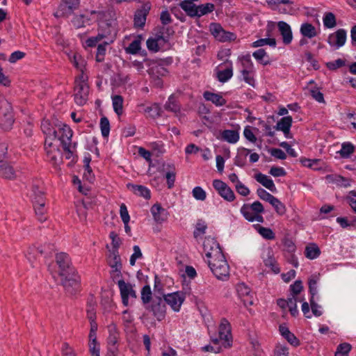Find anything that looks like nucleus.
I'll list each match as a JSON object with an SVG mask.
<instances>
[{"instance_id": "obj_1", "label": "nucleus", "mask_w": 356, "mask_h": 356, "mask_svg": "<svg viewBox=\"0 0 356 356\" xmlns=\"http://www.w3.org/2000/svg\"><path fill=\"white\" fill-rule=\"evenodd\" d=\"M204 250L210 270L219 280H227L229 277V266L219 243L213 238H207L203 243Z\"/></svg>"}, {"instance_id": "obj_2", "label": "nucleus", "mask_w": 356, "mask_h": 356, "mask_svg": "<svg viewBox=\"0 0 356 356\" xmlns=\"http://www.w3.org/2000/svg\"><path fill=\"white\" fill-rule=\"evenodd\" d=\"M54 250V246L53 244L44 243L40 245H32L27 248L25 252V257L32 267H35V263L38 261L40 257H51Z\"/></svg>"}, {"instance_id": "obj_3", "label": "nucleus", "mask_w": 356, "mask_h": 356, "mask_svg": "<svg viewBox=\"0 0 356 356\" xmlns=\"http://www.w3.org/2000/svg\"><path fill=\"white\" fill-rule=\"evenodd\" d=\"M13 108L10 103L0 97V127L4 131L11 129L14 123Z\"/></svg>"}, {"instance_id": "obj_4", "label": "nucleus", "mask_w": 356, "mask_h": 356, "mask_svg": "<svg viewBox=\"0 0 356 356\" xmlns=\"http://www.w3.org/2000/svg\"><path fill=\"white\" fill-rule=\"evenodd\" d=\"M74 83V102L79 106H83L88 100L89 86L83 74L75 79Z\"/></svg>"}, {"instance_id": "obj_5", "label": "nucleus", "mask_w": 356, "mask_h": 356, "mask_svg": "<svg viewBox=\"0 0 356 356\" xmlns=\"http://www.w3.org/2000/svg\"><path fill=\"white\" fill-rule=\"evenodd\" d=\"M60 277H61V284L66 293L74 295L80 290L81 277L76 270H74L72 274L67 273V275H60Z\"/></svg>"}, {"instance_id": "obj_6", "label": "nucleus", "mask_w": 356, "mask_h": 356, "mask_svg": "<svg viewBox=\"0 0 356 356\" xmlns=\"http://www.w3.org/2000/svg\"><path fill=\"white\" fill-rule=\"evenodd\" d=\"M145 308L152 312L158 321H161L165 318L166 307L161 296L154 295L151 304Z\"/></svg>"}, {"instance_id": "obj_7", "label": "nucleus", "mask_w": 356, "mask_h": 356, "mask_svg": "<svg viewBox=\"0 0 356 356\" xmlns=\"http://www.w3.org/2000/svg\"><path fill=\"white\" fill-rule=\"evenodd\" d=\"M209 29L214 38L221 42H231L236 39L235 33L225 31L218 23H211Z\"/></svg>"}, {"instance_id": "obj_8", "label": "nucleus", "mask_w": 356, "mask_h": 356, "mask_svg": "<svg viewBox=\"0 0 356 356\" xmlns=\"http://www.w3.org/2000/svg\"><path fill=\"white\" fill-rule=\"evenodd\" d=\"M159 293L163 298V300L165 304L169 305L175 312L179 311L181 305L186 298V294L182 291H177L165 295L163 293H160L159 290Z\"/></svg>"}, {"instance_id": "obj_9", "label": "nucleus", "mask_w": 356, "mask_h": 356, "mask_svg": "<svg viewBox=\"0 0 356 356\" xmlns=\"http://www.w3.org/2000/svg\"><path fill=\"white\" fill-rule=\"evenodd\" d=\"M152 4L149 1L144 3L140 8H138L134 15V26L136 29H143L145 25L147 17L149 13Z\"/></svg>"}, {"instance_id": "obj_10", "label": "nucleus", "mask_w": 356, "mask_h": 356, "mask_svg": "<svg viewBox=\"0 0 356 356\" xmlns=\"http://www.w3.org/2000/svg\"><path fill=\"white\" fill-rule=\"evenodd\" d=\"M56 264L58 266V275H65L72 274L76 269L72 266L69 255L65 252H60L56 256Z\"/></svg>"}, {"instance_id": "obj_11", "label": "nucleus", "mask_w": 356, "mask_h": 356, "mask_svg": "<svg viewBox=\"0 0 356 356\" xmlns=\"http://www.w3.org/2000/svg\"><path fill=\"white\" fill-rule=\"evenodd\" d=\"M111 26L106 22H102L99 25L98 34L95 37H91L86 40L88 47H95L97 43L102 39L107 38L112 33Z\"/></svg>"}, {"instance_id": "obj_12", "label": "nucleus", "mask_w": 356, "mask_h": 356, "mask_svg": "<svg viewBox=\"0 0 356 356\" xmlns=\"http://www.w3.org/2000/svg\"><path fill=\"white\" fill-rule=\"evenodd\" d=\"M120 293L122 298V302L124 306L129 305V298L136 299L137 298L136 292L133 289L130 283H127L124 280H120L118 282Z\"/></svg>"}, {"instance_id": "obj_13", "label": "nucleus", "mask_w": 356, "mask_h": 356, "mask_svg": "<svg viewBox=\"0 0 356 356\" xmlns=\"http://www.w3.org/2000/svg\"><path fill=\"white\" fill-rule=\"evenodd\" d=\"M72 135L73 132L67 125L64 124L62 127L58 129V135L57 134V138L60 141L63 150L69 154H71L70 145Z\"/></svg>"}, {"instance_id": "obj_14", "label": "nucleus", "mask_w": 356, "mask_h": 356, "mask_svg": "<svg viewBox=\"0 0 356 356\" xmlns=\"http://www.w3.org/2000/svg\"><path fill=\"white\" fill-rule=\"evenodd\" d=\"M213 186L225 200L228 202L234 200V193L226 183L220 179H215L213 181Z\"/></svg>"}, {"instance_id": "obj_15", "label": "nucleus", "mask_w": 356, "mask_h": 356, "mask_svg": "<svg viewBox=\"0 0 356 356\" xmlns=\"http://www.w3.org/2000/svg\"><path fill=\"white\" fill-rule=\"evenodd\" d=\"M0 177L6 179H14L17 177V171L13 165L3 159H0Z\"/></svg>"}, {"instance_id": "obj_16", "label": "nucleus", "mask_w": 356, "mask_h": 356, "mask_svg": "<svg viewBox=\"0 0 356 356\" xmlns=\"http://www.w3.org/2000/svg\"><path fill=\"white\" fill-rule=\"evenodd\" d=\"M108 264L113 269V271L117 273V276H122V264L118 250H109Z\"/></svg>"}, {"instance_id": "obj_17", "label": "nucleus", "mask_w": 356, "mask_h": 356, "mask_svg": "<svg viewBox=\"0 0 356 356\" xmlns=\"http://www.w3.org/2000/svg\"><path fill=\"white\" fill-rule=\"evenodd\" d=\"M346 40V31L340 29L335 33L330 34L327 38V42L331 46H336L337 48L342 47Z\"/></svg>"}, {"instance_id": "obj_18", "label": "nucleus", "mask_w": 356, "mask_h": 356, "mask_svg": "<svg viewBox=\"0 0 356 356\" xmlns=\"http://www.w3.org/2000/svg\"><path fill=\"white\" fill-rule=\"evenodd\" d=\"M293 119L291 116H285L282 118L275 127V129L277 131H282L285 137L287 138H291L292 136L290 133V129L291 127Z\"/></svg>"}, {"instance_id": "obj_19", "label": "nucleus", "mask_w": 356, "mask_h": 356, "mask_svg": "<svg viewBox=\"0 0 356 356\" xmlns=\"http://www.w3.org/2000/svg\"><path fill=\"white\" fill-rule=\"evenodd\" d=\"M277 27L282 36L283 42L285 44H289L293 39L291 26L286 22L280 21L277 22Z\"/></svg>"}, {"instance_id": "obj_20", "label": "nucleus", "mask_w": 356, "mask_h": 356, "mask_svg": "<svg viewBox=\"0 0 356 356\" xmlns=\"http://www.w3.org/2000/svg\"><path fill=\"white\" fill-rule=\"evenodd\" d=\"M226 65V68L223 70L218 71L217 77L220 82L225 83L233 75L232 63L229 60H226L220 66Z\"/></svg>"}, {"instance_id": "obj_21", "label": "nucleus", "mask_w": 356, "mask_h": 356, "mask_svg": "<svg viewBox=\"0 0 356 356\" xmlns=\"http://www.w3.org/2000/svg\"><path fill=\"white\" fill-rule=\"evenodd\" d=\"M325 179L328 183L334 184L341 187H348L350 185L351 182L350 179L336 174L327 175Z\"/></svg>"}, {"instance_id": "obj_22", "label": "nucleus", "mask_w": 356, "mask_h": 356, "mask_svg": "<svg viewBox=\"0 0 356 356\" xmlns=\"http://www.w3.org/2000/svg\"><path fill=\"white\" fill-rule=\"evenodd\" d=\"M151 213L157 222L161 223L168 218L167 211L160 204H154L151 208Z\"/></svg>"}, {"instance_id": "obj_23", "label": "nucleus", "mask_w": 356, "mask_h": 356, "mask_svg": "<svg viewBox=\"0 0 356 356\" xmlns=\"http://www.w3.org/2000/svg\"><path fill=\"white\" fill-rule=\"evenodd\" d=\"M251 211H254V213H261L264 212V208L260 202L255 201L251 204H244L241 209L243 216L252 213Z\"/></svg>"}, {"instance_id": "obj_24", "label": "nucleus", "mask_w": 356, "mask_h": 356, "mask_svg": "<svg viewBox=\"0 0 356 356\" xmlns=\"http://www.w3.org/2000/svg\"><path fill=\"white\" fill-rule=\"evenodd\" d=\"M204 98L207 101L211 102L216 106H222L226 104L227 102L223 97L218 93H213L209 91H205L203 94Z\"/></svg>"}, {"instance_id": "obj_25", "label": "nucleus", "mask_w": 356, "mask_h": 356, "mask_svg": "<svg viewBox=\"0 0 356 356\" xmlns=\"http://www.w3.org/2000/svg\"><path fill=\"white\" fill-rule=\"evenodd\" d=\"M41 129L42 132L47 136L45 139V144L48 142V138L51 140L57 138V131L52 127L49 120H43L41 123Z\"/></svg>"}, {"instance_id": "obj_26", "label": "nucleus", "mask_w": 356, "mask_h": 356, "mask_svg": "<svg viewBox=\"0 0 356 356\" xmlns=\"http://www.w3.org/2000/svg\"><path fill=\"white\" fill-rule=\"evenodd\" d=\"M257 181L260 183L262 186L272 191L273 193L276 191V187L274 184L273 181L270 179L267 175L259 172L254 176Z\"/></svg>"}, {"instance_id": "obj_27", "label": "nucleus", "mask_w": 356, "mask_h": 356, "mask_svg": "<svg viewBox=\"0 0 356 356\" xmlns=\"http://www.w3.org/2000/svg\"><path fill=\"white\" fill-rule=\"evenodd\" d=\"M127 188L131 189L134 194L143 197L146 200H149L151 197L150 191L145 186L142 185H136L133 184H128Z\"/></svg>"}, {"instance_id": "obj_28", "label": "nucleus", "mask_w": 356, "mask_h": 356, "mask_svg": "<svg viewBox=\"0 0 356 356\" xmlns=\"http://www.w3.org/2000/svg\"><path fill=\"white\" fill-rule=\"evenodd\" d=\"M33 204L38 220L40 222L45 221L47 220V217L45 216L46 209L44 207L45 201H42L41 198H40L35 201V203Z\"/></svg>"}, {"instance_id": "obj_29", "label": "nucleus", "mask_w": 356, "mask_h": 356, "mask_svg": "<svg viewBox=\"0 0 356 356\" xmlns=\"http://www.w3.org/2000/svg\"><path fill=\"white\" fill-rule=\"evenodd\" d=\"M179 6L186 12L187 15L195 17L197 14V6L190 0H184L179 3Z\"/></svg>"}, {"instance_id": "obj_30", "label": "nucleus", "mask_w": 356, "mask_h": 356, "mask_svg": "<svg viewBox=\"0 0 356 356\" xmlns=\"http://www.w3.org/2000/svg\"><path fill=\"white\" fill-rule=\"evenodd\" d=\"M300 31L305 38H312L317 35L315 26L310 23H303Z\"/></svg>"}, {"instance_id": "obj_31", "label": "nucleus", "mask_w": 356, "mask_h": 356, "mask_svg": "<svg viewBox=\"0 0 356 356\" xmlns=\"http://www.w3.org/2000/svg\"><path fill=\"white\" fill-rule=\"evenodd\" d=\"M222 139L229 143H236L239 139V134L236 130L226 129L221 133Z\"/></svg>"}, {"instance_id": "obj_32", "label": "nucleus", "mask_w": 356, "mask_h": 356, "mask_svg": "<svg viewBox=\"0 0 356 356\" xmlns=\"http://www.w3.org/2000/svg\"><path fill=\"white\" fill-rule=\"evenodd\" d=\"M250 152V150L246 148L239 149L234 159V164L241 168L244 167L246 164L247 156Z\"/></svg>"}, {"instance_id": "obj_33", "label": "nucleus", "mask_w": 356, "mask_h": 356, "mask_svg": "<svg viewBox=\"0 0 356 356\" xmlns=\"http://www.w3.org/2000/svg\"><path fill=\"white\" fill-rule=\"evenodd\" d=\"M90 21V18L86 14H81L76 15L74 17L72 20V23L74 27L76 29L82 28L86 26V24H89V22Z\"/></svg>"}, {"instance_id": "obj_34", "label": "nucleus", "mask_w": 356, "mask_h": 356, "mask_svg": "<svg viewBox=\"0 0 356 356\" xmlns=\"http://www.w3.org/2000/svg\"><path fill=\"white\" fill-rule=\"evenodd\" d=\"M321 254V250L318 245L315 243H310L307 245L305 250V257L310 259L317 258Z\"/></svg>"}, {"instance_id": "obj_35", "label": "nucleus", "mask_w": 356, "mask_h": 356, "mask_svg": "<svg viewBox=\"0 0 356 356\" xmlns=\"http://www.w3.org/2000/svg\"><path fill=\"white\" fill-rule=\"evenodd\" d=\"M168 171L165 175V177L167 180V184L168 188H172L174 186L175 177H176V172L174 165H168L166 168Z\"/></svg>"}, {"instance_id": "obj_36", "label": "nucleus", "mask_w": 356, "mask_h": 356, "mask_svg": "<svg viewBox=\"0 0 356 356\" xmlns=\"http://www.w3.org/2000/svg\"><path fill=\"white\" fill-rule=\"evenodd\" d=\"M113 107L116 114L120 116L123 112V97L121 95H115L112 97Z\"/></svg>"}, {"instance_id": "obj_37", "label": "nucleus", "mask_w": 356, "mask_h": 356, "mask_svg": "<svg viewBox=\"0 0 356 356\" xmlns=\"http://www.w3.org/2000/svg\"><path fill=\"white\" fill-rule=\"evenodd\" d=\"M109 336L107 339L108 345H117L119 334L116 325L111 324L108 326Z\"/></svg>"}, {"instance_id": "obj_38", "label": "nucleus", "mask_w": 356, "mask_h": 356, "mask_svg": "<svg viewBox=\"0 0 356 356\" xmlns=\"http://www.w3.org/2000/svg\"><path fill=\"white\" fill-rule=\"evenodd\" d=\"M152 293L149 285H145L141 289V300L144 305H147L152 301Z\"/></svg>"}, {"instance_id": "obj_39", "label": "nucleus", "mask_w": 356, "mask_h": 356, "mask_svg": "<svg viewBox=\"0 0 356 356\" xmlns=\"http://www.w3.org/2000/svg\"><path fill=\"white\" fill-rule=\"evenodd\" d=\"M63 4L60 7L65 6L67 10L65 11L67 15L72 14L75 10L78 9L80 4L79 0H62Z\"/></svg>"}, {"instance_id": "obj_40", "label": "nucleus", "mask_w": 356, "mask_h": 356, "mask_svg": "<svg viewBox=\"0 0 356 356\" xmlns=\"http://www.w3.org/2000/svg\"><path fill=\"white\" fill-rule=\"evenodd\" d=\"M32 192L33 203H35V201L40 198H41L42 201H45L44 192L39 183L34 184L32 186Z\"/></svg>"}, {"instance_id": "obj_41", "label": "nucleus", "mask_w": 356, "mask_h": 356, "mask_svg": "<svg viewBox=\"0 0 356 356\" xmlns=\"http://www.w3.org/2000/svg\"><path fill=\"white\" fill-rule=\"evenodd\" d=\"M141 35H138V38L132 41L129 47L126 49V52L130 54H136L140 49Z\"/></svg>"}, {"instance_id": "obj_42", "label": "nucleus", "mask_w": 356, "mask_h": 356, "mask_svg": "<svg viewBox=\"0 0 356 356\" xmlns=\"http://www.w3.org/2000/svg\"><path fill=\"white\" fill-rule=\"evenodd\" d=\"M197 14L196 17H201L202 15H207L213 11L215 9L214 4L211 3H207L206 4H202L197 6Z\"/></svg>"}, {"instance_id": "obj_43", "label": "nucleus", "mask_w": 356, "mask_h": 356, "mask_svg": "<svg viewBox=\"0 0 356 356\" xmlns=\"http://www.w3.org/2000/svg\"><path fill=\"white\" fill-rule=\"evenodd\" d=\"M264 262L265 266L270 268L273 273L277 274L280 272L277 263L272 255H268V257L264 260Z\"/></svg>"}, {"instance_id": "obj_44", "label": "nucleus", "mask_w": 356, "mask_h": 356, "mask_svg": "<svg viewBox=\"0 0 356 356\" xmlns=\"http://www.w3.org/2000/svg\"><path fill=\"white\" fill-rule=\"evenodd\" d=\"M354 149L355 147L353 144L350 143H343L339 153L342 158H348L350 155L353 153Z\"/></svg>"}, {"instance_id": "obj_45", "label": "nucleus", "mask_w": 356, "mask_h": 356, "mask_svg": "<svg viewBox=\"0 0 356 356\" xmlns=\"http://www.w3.org/2000/svg\"><path fill=\"white\" fill-rule=\"evenodd\" d=\"M207 228V225L205 221L202 219L198 220L195 225V229L193 232L194 238H197L200 235L204 234Z\"/></svg>"}, {"instance_id": "obj_46", "label": "nucleus", "mask_w": 356, "mask_h": 356, "mask_svg": "<svg viewBox=\"0 0 356 356\" xmlns=\"http://www.w3.org/2000/svg\"><path fill=\"white\" fill-rule=\"evenodd\" d=\"M351 345L348 343H340L335 352L334 356H347L351 350Z\"/></svg>"}, {"instance_id": "obj_47", "label": "nucleus", "mask_w": 356, "mask_h": 356, "mask_svg": "<svg viewBox=\"0 0 356 356\" xmlns=\"http://www.w3.org/2000/svg\"><path fill=\"white\" fill-rule=\"evenodd\" d=\"M100 129L104 138H107L110 133V122L108 119L104 116L100 119Z\"/></svg>"}, {"instance_id": "obj_48", "label": "nucleus", "mask_w": 356, "mask_h": 356, "mask_svg": "<svg viewBox=\"0 0 356 356\" xmlns=\"http://www.w3.org/2000/svg\"><path fill=\"white\" fill-rule=\"evenodd\" d=\"M323 24L328 29L334 27L337 24L335 15L332 13H325L323 17Z\"/></svg>"}, {"instance_id": "obj_49", "label": "nucleus", "mask_w": 356, "mask_h": 356, "mask_svg": "<svg viewBox=\"0 0 356 356\" xmlns=\"http://www.w3.org/2000/svg\"><path fill=\"white\" fill-rule=\"evenodd\" d=\"M270 45V47H275L276 46V40L275 38H261L257 40L252 44V47H259L264 45Z\"/></svg>"}, {"instance_id": "obj_50", "label": "nucleus", "mask_w": 356, "mask_h": 356, "mask_svg": "<svg viewBox=\"0 0 356 356\" xmlns=\"http://www.w3.org/2000/svg\"><path fill=\"white\" fill-rule=\"evenodd\" d=\"M270 204L274 207L276 213L278 215L282 216L285 214L286 211V207L279 199L275 197Z\"/></svg>"}, {"instance_id": "obj_51", "label": "nucleus", "mask_w": 356, "mask_h": 356, "mask_svg": "<svg viewBox=\"0 0 356 356\" xmlns=\"http://www.w3.org/2000/svg\"><path fill=\"white\" fill-rule=\"evenodd\" d=\"M74 67L79 70L82 73H83L84 70L86 69V61L81 55L75 54L73 56V60H72Z\"/></svg>"}, {"instance_id": "obj_52", "label": "nucleus", "mask_w": 356, "mask_h": 356, "mask_svg": "<svg viewBox=\"0 0 356 356\" xmlns=\"http://www.w3.org/2000/svg\"><path fill=\"white\" fill-rule=\"evenodd\" d=\"M165 108L167 111L177 113L179 111V106L176 103L175 97L171 95L165 104Z\"/></svg>"}, {"instance_id": "obj_53", "label": "nucleus", "mask_w": 356, "mask_h": 356, "mask_svg": "<svg viewBox=\"0 0 356 356\" xmlns=\"http://www.w3.org/2000/svg\"><path fill=\"white\" fill-rule=\"evenodd\" d=\"M258 232L268 240H273L275 238V234L270 228L259 226Z\"/></svg>"}, {"instance_id": "obj_54", "label": "nucleus", "mask_w": 356, "mask_h": 356, "mask_svg": "<svg viewBox=\"0 0 356 356\" xmlns=\"http://www.w3.org/2000/svg\"><path fill=\"white\" fill-rule=\"evenodd\" d=\"M108 44V42H104L103 44H100L97 47V54H96V61L97 62H102L104 60V56L106 54V46Z\"/></svg>"}, {"instance_id": "obj_55", "label": "nucleus", "mask_w": 356, "mask_h": 356, "mask_svg": "<svg viewBox=\"0 0 356 356\" xmlns=\"http://www.w3.org/2000/svg\"><path fill=\"white\" fill-rule=\"evenodd\" d=\"M236 291L239 297L242 299L245 296H249L251 293L250 289L244 283H240L236 285Z\"/></svg>"}, {"instance_id": "obj_56", "label": "nucleus", "mask_w": 356, "mask_h": 356, "mask_svg": "<svg viewBox=\"0 0 356 356\" xmlns=\"http://www.w3.org/2000/svg\"><path fill=\"white\" fill-rule=\"evenodd\" d=\"M257 194L259 197L260 199L269 202L270 204L275 199V196L267 192L262 188H259L257 190Z\"/></svg>"}, {"instance_id": "obj_57", "label": "nucleus", "mask_w": 356, "mask_h": 356, "mask_svg": "<svg viewBox=\"0 0 356 356\" xmlns=\"http://www.w3.org/2000/svg\"><path fill=\"white\" fill-rule=\"evenodd\" d=\"M318 277L316 275H312L308 281L309 285V291L311 293V297H314V296L317 293V282H318Z\"/></svg>"}, {"instance_id": "obj_58", "label": "nucleus", "mask_w": 356, "mask_h": 356, "mask_svg": "<svg viewBox=\"0 0 356 356\" xmlns=\"http://www.w3.org/2000/svg\"><path fill=\"white\" fill-rule=\"evenodd\" d=\"M193 197L197 200L204 201L207 198L206 192L200 186H196L192 191Z\"/></svg>"}, {"instance_id": "obj_59", "label": "nucleus", "mask_w": 356, "mask_h": 356, "mask_svg": "<svg viewBox=\"0 0 356 356\" xmlns=\"http://www.w3.org/2000/svg\"><path fill=\"white\" fill-rule=\"evenodd\" d=\"M109 237L112 241V243H111L112 249L111 250H118V249L122 243V240L120 239V238L118 236V234L115 232H111L109 234Z\"/></svg>"}, {"instance_id": "obj_60", "label": "nucleus", "mask_w": 356, "mask_h": 356, "mask_svg": "<svg viewBox=\"0 0 356 356\" xmlns=\"http://www.w3.org/2000/svg\"><path fill=\"white\" fill-rule=\"evenodd\" d=\"M346 65V60L341 58H338L334 61L328 62L326 63L327 67L330 70H335Z\"/></svg>"}, {"instance_id": "obj_61", "label": "nucleus", "mask_w": 356, "mask_h": 356, "mask_svg": "<svg viewBox=\"0 0 356 356\" xmlns=\"http://www.w3.org/2000/svg\"><path fill=\"white\" fill-rule=\"evenodd\" d=\"M134 253L131 254L129 262L131 266H134L136 264V261L138 259H140L143 257V254L141 252L140 248L138 245H134L133 248Z\"/></svg>"}, {"instance_id": "obj_62", "label": "nucleus", "mask_w": 356, "mask_h": 356, "mask_svg": "<svg viewBox=\"0 0 356 356\" xmlns=\"http://www.w3.org/2000/svg\"><path fill=\"white\" fill-rule=\"evenodd\" d=\"M303 286L300 280H296L293 284L290 286V290L292 296H296L302 290Z\"/></svg>"}, {"instance_id": "obj_63", "label": "nucleus", "mask_w": 356, "mask_h": 356, "mask_svg": "<svg viewBox=\"0 0 356 356\" xmlns=\"http://www.w3.org/2000/svg\"><path fill=\"white\" fill-rule=\"evenodd\" d=\"M283 245L284 246V250L289 253H293L296 250L295 243L289 238H284L283 239Z\"/></svg>"}, {"instance_id": "obj_64", "label": "nucleus", "mask_w": 356, "mask_h": 356, "mask_svg": "<svg viewBox=\"0 0 356 356\" xmlns=\"http://www.w3.org/2000/svg\"><path fill=\"white\" fill-rule=\"evenodd\" d=\"M240 60L241 61V64L243 67V69H247L250 70H252V68L253 67V64L251 60L250 54H248L246 55L243 56L240 58Z\"/></svg>"}]
</instances>
